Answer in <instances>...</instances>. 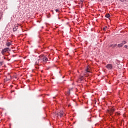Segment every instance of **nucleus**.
<instances>
[{"label":"nucleus","instance_id":"obj_31","mask_svg":"<svg viewBox=\"0 0 128 128\" xmlns=\"http://www.w3.org/2000/svg\"><path fill=\"white\" fill-rule=\"evenodd\" d=\"M64 78V76H63L62 78Z\"/></svg>","mask_w":128,"mask_h":128},{"label":"nucleus","instance_id":"obj_12","mask_svg":"<svg viewBox=\"0 0 128 128\" xmlns=\"http://www.w3.org/2000/svg\"><path fill=\"white\" fill-rule=\"evenodd\" d=\"M70 90H69L68 91L66 92V96H70Z\"/></svg>","mask_w":128,"mask_h":128},{"label":"nucleus","instance_id":"obj_14","mask_svg":"<svg viewBox=\"0 0 128 128\" xmlns=\"http://www.w3.org/2000/svg\"><path fill=\"white\" fill-rule=\"evenodd\" d=\"M117 66H118V68L120 70V68H122V65L120 64H118V65H117Z\"/></svg>","mask_w":128,"mask_h":128},{"label":"nucleus","instance_id":"obj_2","mask_svg":"<svg viewBox=\"0 0 128 128\" xmlns=\"http://www.w3.org/2000/svg\"><path fill=\"white\" fill-rule=\"evenodd\" d=\"M109 48H112V50H116L118 48V44H110L108 46Z\"/></svg>","mask_w":128,"mask_h":128},{"label":"nucleus","instance_id":"obj_29","mask_svg":"<svg viewBox=\"0 0 128 128\" xmlns=\"http://www.w3.org/2000/svg\"><path fill=\"white\" fill-rule=\"evenodd\" d=\"M40 38V36H39Z\"/></svg>","mask_w":128,"mask_h":128},{"label":"nucleus","instance_id":"obj_9","mask_svg":"<svg viewBox=\"0 0 128 128\" xmlns=\"http://www.w3.org/2000/svg\"><path fill=\"white\" fill-rule=\"evenodd\" d=\"M106 18H108L110 17V14H107L106 15Z\"/></svg>","mask_w":128,"mask_h":128},{"label":"nucleus","instance_id":"obj_24","mask_svg":"<svg viewBox=\"0 0 128 128\" xmlns=\"http://www.w3.org/2000/svg\"><path fill=\"white\" fill-rule=\"evenodd\" d=\"M116 114H118V116H120V113H118V112H116Z\"/></svg>","mask_w":128,"mask_h":128},{"label":"nucleus","instance_id":"obj_23","mask_svg":"<svg viewBox=\"0 0 128 128\" xmlns=\"http://www.w3.org/2000/svg\"><path fill=\"white\" fill-rule=\"evenodd\" d=\"M88 122H92V120L88 119Z\"/></svg>","mask_w":128,"mask_h":128},{"label":"nucleus","instance_id":"obj_17","mask_svg":"<svg viewBox=\"0 0 128 128\" xmlns=\"http://www.w3.org/2000/svg\"><path fill=\"white\" fill-rule=\"evenodd\" d=\"M86 72H90L88 71V67H87L86 68Z\"/></svg>","mask_w":128,"mask_h":128},{"label":"nucleus","instance_id":"obj_13","mask_svg":"<svg viewBox=\"0 0 128 128\" xmlns=\"http://www.w3.org/2000/svg\"><path fill=\"white\" fill-rule=\"evenodd\" d=\"M121 44L124 46V44H126V41L123 40Z\"/></svg>","mask_w":128,"mask_h":128},{"label":"nucleus","instance_id":"obj_3","mask_svg":"<svg viewBox=\"0 0 128 128\" xmlns=\"http://www.w3.org/2000/svg\"><path fill=\"white\" fill-rule=\"evenodd\" d=\"M10 52V48H4L2 50V54H4V52Z\"/></svg>","mask_w":128,"mask_h":128},{"label":"nucleus","instance_id":"obj_20","mask_svg":"<svg viewBox=\"0 0 128 128\" xmlns=\"http://www.w3.org/2000/svg\"><path fill=\"white\" fill-rule=\"evenodd\" d=\"M124 48H128V46L127 45H125L124 46Z\"/></svg>","mask_w":128,"mask_h":128},{"label":"nucleus","instance_id":"obj_5","mask_svg":"<svg viewBox=\"0 0 128 128\" xmlns=\"http://www.w3.org/2000/svg\"><path fill=\"white\" fill-rule=\"evenodd\" d=\"M106 68H108V70H112V64H108Z\"/></svg>","mask_w":128,"mask_h":128},{"label":"nucleus","instance_id":"obj_4","mask_svg":"<svg viewBox=\"0 0 128 128\" xmlns=\"http://www.w3.org/2000/svg\"><path fill=\"white\" fill-rule=\"evenodd\" d=\"M114 110H116L114 108H111L110 110H108V112L110 114V116H112V114H114Z\"/></svg>","mask_w":128,"mask_h":128},{"label":"nucleus","instance_id":"obj_15","mask_svg":"<svg viewBox=\"0 0 128 128\" xmlns=\"http://www.w3.org/2000/svg\"><path fill=\"white\" fill-rule=\"evenodd\" d=\"M11 44H12L10 42H8L6 44V46H10Z\"/></svg>","mask_w":128,"mask_h":128},{"label":"nucleus","instance_id":"obj_11","mask_svg":"<svg viewBox=\"0 0 128 128\" xmlns=\"http://www.w3.org/2000/svg\"><path fill=\"white\" fill-rule=\"evenodd\" d=\"M115 64H116V66H118V65L119 64L120 62H118V60H115Z\"/></svg>","mask_w":128,"mask_h":128},{"label":"nucleus","instance_id":"obj_27","mask_svg":"<svg viewBox=\"0 0 128 128\" xmlns=\"http://www.w3.org/2000/svg\"><path fill=\"white\" fill-rule=\"evenodd\" d=\"M120 2H124V0H120Z\"/></svg>","mask_w":128,"mask_h":128},{"label":"nucleus","instance_id":"obj_21","mask_svg":"<svg viewBox=\"0 0 128 128\" xmlns=\"http://www.w3.org/2000/svg\"><path fill=\"white\" fill-rule=\"evenodd\" d=\"M2 64H4L3 62H0V66H2Z\"/></svg>","mask_w":128,"mask_h":128},{"label":"nucleus","instance_id":"obj_28","mask_svg":"<svg viewBox=\"0 0 128 128\" xmlns=\"http://www.w3.org/2000/svg\"><path fill=\"white\" fill-rule=\"evenodd\" d=\"M69 90H70V91H71V90H72V88H71V89H69Z\"/></svg>","mask_w":128,"mask_h":128},{"label":"nucleus","instance_id":"obj_10","mask_svg":"<svg viewBox=\"0 0 128 128\" xmlns=\"http://www.w3.org/2000/svg\"><path fill=\"white\" fill-rule=\"evenodd\" d=\"M118 48H122L124 46V45L121 43V44H118Z\"/></svg>","mask_w":128,"mask_h":128},{"label":"nucleus","instance_id":"obj_19","mask_svg":"<svg viewBox=\"0 0 128 128\" xmlns=\"http://www.w3.org/2000/svg\"><path fill=\"white\" fill-rule=\"evenodd\" d=\"M83 78H84V76H82L80 78V80L82 81Z\"/></svg>","mask_w":128,"mask_h":128},{"label":"nucleus","instance_id":"obj_8","mask_svg":"<svg viewBox=\"0 0 128 128\" xmlns=\"http://www.w3.org/2000/svg\"><path fill=\"white\" fill-rule=\"evenodd\" d=\"M18 30V26H14V28H13V32H16V30Z\"/></svg>","mask_w":128,"mask_h":128},{"label":"nucleus","instance_id":"obj_26","mask_svg":"<svg viewBox=\"0 0 128 128\" xmlns=\"http://www.w3.org/2000/svg\"><path fill=\"white\" fill-rule=\"evenodd\" d=\"M104 0H98L99 2H102Z\"/></svg>","mask_w":128,"mask_h":128},{"label":"nucleus","instance_id":"obj_1","mask_svg":"<svg viewBox=\"0 0 128 128\" xmlns=\"http://www.w3.org/2000/svg\"><path fill=\"white\" fill-rule=\"evenodd\" d=\"M40 60H41V62H48V59L46 56H44L40 57Z\"/></svg>","mask_w":128,"mask_h":128},{"label":"nucleus","instance_id":"obj_25","mask_svg":"<svg viewBox=\"0 0 128 128\" xmlns=\"http://www.w3.org/2000/svg\"><path fill=\"white\" fill-rule=\"evenodd\" d=\"M126 2V0H123V2Z\"/></svg>","mask_w":128,"mask_h":128},{"label":"nucleus","instance_id":"obj_18","mask_svg":"<svg viewBox=\"0 0 128 128\" xmlns=\"http://www.w3.org/2000/svg\"><path fill=\"white\" fill-rule=\"evenodd\" d=\"M55 11L56 12H60V10L56 9V10H55Z\"/></svg>","mask_w":128,"mask_h":128},{"label":"nucleus","instance_id":"obj_16","mask_svg":"<svg viewBox=\"0 0 128 128\" xmlns=\"http://www.w3.org/2000/svg\"><path fill=\"white\" fill-rule=\"evenodd\" d=\"M106 28H108V26H105L104 28H103V30H104V32H106Z\"/></svg>","mask_w":128,"mask_h":128},{"label":"nucleus","instance_id":"obj_6","mask_svg":"<svg viewBox=\"0 0 128 128\" xmlns=\"http://www.w3.org/2000/svg\"><path fill=\"white\" fill-rule=\"evenodd\" d=\"M38 58H39L38 60L36 61V62L35 63V64L36 66H38V64L40 62V56H39Z\"/></svg>","mask_w":128,"mask_h":128},{"label":"nucleus","instance_id":"obj_22","mask_svg":"<svg viewBox=\"0 0 128 128\" xmlns=\"http://www.w3.org/2000/svg\"><path fill=\"white\" fill-rule=\"evenodd\" d=\"M84 0H80V2L82 3V2H84Z\"/></svg>","mask_w":128,"mask_h":128},{"label":"nucleus","instance_id":"obj_7","mask_svg":"<svg viewBox=\"0 0 128 128\" xmlns=\"http://www.w3.org/2000/svg\"><path fill=\"white\" fill-rule=\"evenodd\" d=\"M56 116H60V118H62V116H64V114H62V113L60 112V113H57L56 114Z\"/></svg>","mask_w":128,"mask_h":128},{"label":"nucleus","instance_id":"obj_30","mask_svg":"<svg viewBox=\"0 0 128 128\" xmlns=\"http://www.w3.org/2000/svg\"><path fill=\"white\" fill-rule=\"evenodd\" d=\"M36 68H38V67H37Z\"/></svg>","mask_w":128,"mask_h":128}]
</instances>
